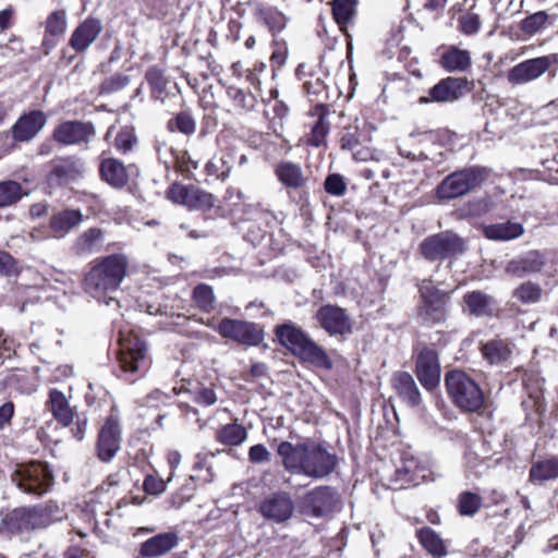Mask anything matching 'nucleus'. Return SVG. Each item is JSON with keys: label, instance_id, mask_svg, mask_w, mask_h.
<instances>
[{"label": "nucleus", "instance_id": "f257e3e1", "mask_svg": "<svg viewBox=\"0 0 558 558\" xmlns=\"http://www.w3.org/2000/svg\"><path fill=\"white\" fill-rule=\"evenodd\" d=\"M277 453L282 460L286 471L292 474H304L312 478L329 476L338 466V457L317 441L306 440L292 444L281 441Z\"/></svg>", "mask_w": 558, "mask_h": 558}, {"label": "nucleus", "instance_id": "f03ea898", "mask_svg": "<svg viewBox=\"0 0 558 558\" xmlns=\"http://www.w3.org/2000/svg\"><path fill=\"white\" fill-rule=\"evenodd\" d=\"M129 264V258L123 253L94 258L86 266L82 289L94 299L104 300L120 288L128 274Z\"/></svg>", "mask_w": 558, "mask_h": 558}, {"label": "nucleus", "instance_id": "7ed1b4c3", "mask_svg": "<svg viewBox=\"0 0 558 558\" xmlns=\"http://www.w3.org/2000/svg\"><path fill=\"white\" fill-rule=\"evenodd\" d=\"M120 377L135 383L146 376L153 364L149 345L140 332L120 330L116 350Z\"/></svg>", "mask_w": 558, "mask_h": 558}, {"label": "nucleus", "instance_id": "20e7f679", "mask_svg": "<svg viewBox=\"0 0 558 558\" xmlns=\"http://www.w3.org/2000/svg\"><path fill=\"white\" fill-rule=\"evenodd\" d=\"M451 340V333L446 330H436L430 343L416 341L412 345V371L421 386L427 392H435L441 383L440 352Z\"/></svg>", "mask_w": 558, "mask_h": 558}, {"label": "nucleus", "instance_id": "39448f33", "mask_svg": "<svg viewBox=\"0 0 558 558\" xmlns=\"http://www.w3.org/2000/svg\"><path fill=\"white\" fill-rule=\"evenodd\" d=\"M63 517L64 510L52 499L34 506L16 507L2 517L0 533L21 535L43 530L61 521Z\"/></svg>", "mask_w": 558, "mask_h": 558}, {"label": "nucleus", "instance_id": "423d86ee", "mask_svg": "<svg viewBox=\"0 0 558 558\" xmlns=\"http://www.w3.org/2000/svg\"><path fill=\"white\" fill-rule=\"evenodd\" d=\"M278 343L286 348L302 364L330 371L333 363L325 349L317 344L300 326L289 322L275 326Z\"/></svg>", "mask_w": 558, "mask_h": 558}, {"label": "nucleus", "instance_id": "0eeeda50", "mask_svg": "<svg viewBox=\"0 0 558 558\" xmlns=\"http://www.w3.org/2000/svg\"><path fill=\"white\" fill-rule=\"evenodd\" d=\"M444 385L448 398L462 413H480L486 396L475 378L465 371L452 368L445 373Z\"/></svg>", "mask_w": 558, "mask_h": 558}, {"label": "nucleus", "instance_id": "6e6552de", "mask_svg": "<svg viewBox=\"0 0 558 558\" xmlns=\"http://www.w3.org/2000/svg\"><path fill=\"white\" fill-rule=\"evenodd\" d=\"M415 318L421 327L432 328L448 320L452 291L439 289L433 280L424 279L418 286Z\"/></svg>", "mask_w": 558, "mask_h": 558}, {"label": "nucleus", "instance_id": "1a4fd4ad", "mask_svg": "<svg viewBox=\"0 0 558 558\" xmlns=\"http://www.w3.org/2000/svg\"><path fill=\"white\" fill-rule=\"evenodd\" d=\"M492 175V169L473 165L447 174L435 187V197L440 203L461 198L480 190Z\"/></svg>", "mask_w": 558, "mask_h": 558}, {"label": "nucleus", "instance_id": "9d476101", "mask_svg": "<svg viewBox=\"0 0 558 558\" xmlns=\"http://www.w3.org/2000/svg\"><path fill=\"white\" fill-rule=\"evenodd\" d=\"M274 174L286 189L289 201L295 204L302 214L310 211V178L304 173L302 166L292 160H280L274 166Z\"/></svg>", "mask_w": 558, "mask_h": 558}, {"label": "nucleus", "instance_id": "9b49d317", "mask_svg": "<svg viewBox=\"0 0 558 558\" xmlns=\"http://www.w3.org/2000/svg\"><path fill=\"white\" fill-rule=\"evenodd\" d=\"M12 483L23 493L41 497L54 485V475L47 462L32 460L21 463L11 475Z\"/></svg>", "mask_w": 558, "mask_h": 558}, {"label": "nucleus", "instance_id": "f8f14e48", "mask_svg": "<svg viewBox=\"0 0 558 558\" xmlns=\"http://www.w3.org/2000/svg\"><path fill=\"white\" fill-rule=\"evenodd\" d=\"M468 250L466 241L452 230L430 234L423 239L417 253L427 262H444L464 254Z\"/></svg>", "mask_w": 558, "mask_h": 558}, {"label": "nucleus", "instance_id": "ddd939ff", "mask_svg": "<svg viewBox=\"0 0 558 558\" xmlns=\"http://www.w3.org/2000/svg\"><path fill=\"white\" fill-rule=\"evenodd\" d=\"M166 197L173 204L204 214L219 208L218 199L214 194L193 184L173 182L168 186Z\"/></svg>", "mask_w": 558, "mask_h": 558}, {"label": "nucleus", "instance_id": "4468645a", "mask_svg": "<svg viewBox=\"0 0 558 558\" xmlns=\"http://www.w3.org/2000/svg\"><path fill=\"white\" fill-rule=\"evenodd\" d=\"M215 330L221 338L246 348L258 347L265 339L264 326L245 319L223 317Z\"/></svg>", "mask_w": 558, "mask_h": 558}, {"label": "nucleus", "instance_id": "2eb2a0df", "mask_svg": "<svg viewBox=\"0 0 558 558\" xmlns=\"http://www.w3.org/2000/svg\"><path fill=\"white\" fill-rule=\"evenodd\" d=\"M121 414L106 415L99 423L95 454L104 463H109L121 449L122 444Z\"/></svg>", "mask_w": 558, "mask_h": 558}, {"label": "nucleus", "instance_id": "dca6fc26", "mask_svg": "<svg viewBox=\"0 0 558 558\" xmlns=\"http://www.w3.org/2000/svg\"><path fill=\"white\" fill-rule=\"evenodd\" d=\"M144 81L148 87L150 101L166 106L169 102L181 100L184 105L178 84L159 65L148 66L144 74Z\"/></svg>", "mask_w": 558, "mask_h": 558}, {"label": "nucleus", "instance_id": "f3484780", "mask_svg": "<svg viewBox=\"0 0 558 558\" xmlns=\"http://www.w3.org/2000/svg\"><path fill=\"white\" fill-rule=\"evenodd\" d=\"M473 86V82L466 77L447 76L439 80L438 83L430 87L427 92V96H421L418 98V104L454 102L471 93Z\"/></svg>", "mask_w": 558, "mask_h": 558}, {"label": "nucleus", "instance_id": "a211bd4d", "mask_svg": "<svg viewBox=\"0 0 558 558\" xmlns=\"http://www.w3.org/2000/svg\"><path fill=\"white\" fill-rule=\"evenodd\" d=\"M522 385L527 392V399L521 402L525 420L531 421L533 420L532 415H535L536 423L541 425L547 411L545 378L533 372L526 373L522 378Z\"/></svg>", "mask_w": 558, "mask_h": 558}, {"label": "nucleus", "instance_id": "6ab92c4d", "mask_svg": "<svg viewBox=\"0 0 558 558\" xmlns=\"http://www.w3.org/2000/svg\"><path fill=\"white\" fill-rule=\"evenodd\" d=\"M340 504L336 488L320 485L307 492L302 499V510L312 518H323L332 513Z\"/></svg>", "mask_w": 558, "mask_h": 558}, {"label": "nucleus", "instance_id": "aec40b11", "mask_svg": "<svg viewBox=\"0 0 558 558\" xmlns=\"http://www.w3.org/2000/svg\"><path fill=\"white\" fill-rule=\"evenodd\" d=\"M96 135V129L90 121L66 120L52 131V138L60 145H87Z\"/></svg>", "mask_w": 558, "mask_h": 558}, {"label": "nucleus", "instance_id": "412c9836", "mask_svg": "<svg viewBox=\"0 0 558 558\" xmlns=\"http://www.w3.org/2000/svg\"><path fill=\"white\" fill-rule=\"evenodd\" d=\"M257 510L265 520L281 524L293 517L295 505L289 493L279 490L263 498Z\"/></svg>", "mask_w": 558, "mask_h": 558}, {"label": "nucleus", "instance_id": "4be33fe9", "mask_svg": "<svg viewBox=\"0 0 558 558\" xmlns=\"http://www.w3.org/2000/svg\"><path fill=\"white\" fill-rule=\"evenodd\" d=\"M460 306L462 313L472 318H494L500 312L497 299L480 289L466 291Z\"/></svg>", "mask_w": 558, "mask_h": 558}, {"label": "nucleus", "instance_id": "5701e85b", "mask_svg": "<svg viewBox=\"0 0 558 558\" xmlns=\"http://www.w3.org/2000/svg\"><path fill=\"white\" fill-rule=\"evenodd\" d=\"M426 468L415 458H404L388 478L387 487L402 490L418 486L426 477Z\"/></svg>", "mask_w": 558, "mask_h": 558}, {"label": "nucleus", "instance_id": "b1692460", "mask_svg": "<svg viewBox=\"0 0 558 558\" xmlns=\"http://www.w3.org/2000/svg\"><path fill=\"white\" fill-rule=\"evenodd\" d=\"M330 107L326 104H314L307 111V117L313 118L310 124V131L304 135V143L308 147L319 148L326 146L327 137L331 130L328 120Z\"/></svg>", "mask_w": 558, "mask_h": 558}, {"label": "nucleus", "instance_id": "393cba45", "mask_svg": "<svg viewBox=\"0 0 558 558\" xmlns=\"http://www.w3.org/2000/svg\"><path fill=\"white\" fill-rule=\"evenodd\" d=\"M84 165L76 156H60L49 162L47 180L58 186L68 185L83 175Z\"/></svg>", "mask_w": 558, "mask_h": 558}, {"label": "nucleus", "instance_id": "a878e982", "mask_svg": "<svg viewBox=\"0 0 558 558\" xmlns=\"http://www.w3.org/2000/svg\"><path fill=\"white\" fill-rule=\"evenodd\" d=\"M319 326L330 336L352 332V322L347 311L338 305H322L315 315Z\"/></svg>", "mask_w": 558, "mask_h": 558}, {"label": "nucleus", "instance_id": "bb28decb", "mask_svg": "<svg viewBox=\"0 0 558 558\" xmlns=\"http://www.w3.org/2000/svg\"><path fill=\"white\" fill-rule=\"evenodd\" d=\"M104 29L100 19L87 16L73 29L68 46L76 54H83L97 40Z\"/></svg>", "mask_w": 558, "mask_h": 558}, {"label": "nucleus", "instance_id": "cd10ccee", "mask_svg": "<svg viewBox=\"0 0 558 558\" xmlns=\"http://www.w3.org/2000/svg\"><path fill=\"white\" fill-rule=\"evenodd\" d=\"M47 123V114L34 109L22 113L11 126V135L14 142L25 143L34 140Z\"/></svg>", "mask_w": 558, "mask_h": 558}, {"label": "nucleus", "instance_id": "c85d7f7f", "mask_svg": "<svg viewBox=\"0 0 558 558\" xmlns=\"http://www.w3.org/2000/svg\"><path fill=\"white\" fill-rule=\"evenodd\" d=\"M556 61L555 54L529 59L514 65L508 73L512 84H524L543 75Z\"/></svg>", "mask_w": 558, "mask_h": 558}, {"label": "nucleus", "instance_id": "c756f323", "mask_svg": "<svg viewBox=\"0 0 558 558\" xmlns=\"http://www.w3.org/2000/svg\"><path fill=\"white\" fill-rule=\"evenodd\" d=\"M295 77L302 83V90L311 102L324 104L327 97V85L313 66L302 62L295 69Z\"/></svg>", "mask_w": 558, "mask_h": 558}, {"label": "nucleus", "instance_id": "7c9ffc66", "mask_svg": "<svg viewBox=\"0 0 558 558\" xmlns=\"http://www.w3.org/2000/svg\"><path fill=\"white\" fill-rule=\"evenodd\" d=\"M41 49L46 56L57 47L68 29V15L64 9L50 12L43 23Z\"/></svg>", "mask_w": 558, "mask_h": 558}, {"label": "nucleus", "instance_id": "2f4dec72", "mask_svg": "<svg viewBox=\"0 0 558 558\" xmlns=\"http://www.w3.org/2000/svg\"><path fill=\"white\" fill-rule=\"evenodd\" d=\"M251 13L255 21L265 26L270 34H280L287 27L286 14L263 0L251 3Z\"/></svg>", "mask_w": 558, "mask_h": 558}, {"label": "nucleus", "instance_id": "473e14b6", "mask_svg": "<svg viewBox=\"0 0 558 558\" xmlns=\"http://www.w3.org/2000/svg\"><path fill=\"white\" fill-rule=\"evenodd\" d=\"M83 220L84 215L80 208L66 207L52 213L48 227L52 238L63 239L77 229Z\"/></svg>", "mask_w": 558, "mask_h": 558}, {"label": "nucleus", "instance_id": "72a5a7b5", "mask_svg": "<svg viewBox=\"0 0 558 558\" xmlns=\"http://www.w3.org/2000/svg\"><path fill=\"white\" fill-rule=\"evenodd\" d=\"M391 387L397 397L410 408H418L422 402V393L412 374L398 371L391 376Z\"/></svg>", "mask_w": 558, "mask_h": 558}, {"label": "nucleus", "instance_id": "f704fd0d", "mask_svg": "<svg viewBox=\"0 0 558 558\" xmlns=\"http://www.w3.org/2000/svg\"><path fill=\"white\" fill-rule=\"evenodd\" d=\"M98 172L101 181L116 190H122L129 184L128 169L118 158H102L99 162Z\"/></svg>", "mask_w": 558, "mask_h": 558}, {"label": "nucleus", "instance_id": "c9c22d12", "mask_svg": "<svg viewBox=\"0 0 558 558\" xmlns=\"http://www.w3.org/2000/svg\"><path fill=\"white\" fill-rule=\"evenodd\" d=\"M544 266V255L537 251H530L523 256L509 260L506 265L505 271L507 275L512 277L523 278L542 271Z\"/></svg>", "mask_w": 558, "mask_h": 558}, {"label": "nucleus", "instance_id": "e433bc0d", "mask_svg": "<svg viewBox=\"0 0 558 558\" xmlns=\"http://www.w3.org/2000/svg\"><path fill=\"white\" fill-rule=\"evenodd\" d=\"M179 544V535L175 532H165L149 537L140 546L141 558H158L168 554Z\"/></svg>", "mask_w": 558, "mask_h": 558}, {"label": "nucleus", "instance_id": "4c0bfd02", "mask_svg": "<svg viewBox=\"0 0 558 558\" xmlns=\"http://www.w3.org/2000/svg\"><path fill=\"white\" fill-rule=\"evenodd\" d=\"M339 145L342 150L352 153V157L356 161H367L372 159V150L362 145L363 133L356 125L344 126L340 132Z\"/></svg>", "mask_w": 558, "mask_h": 558}, {"label": "nucleus", "instance_id": "58836bf2", "mask_svg": "<svg viewBox=\"0 0 558 558\" xmlns=\"http://www.w3.org/2000/svg\"><path fill=\"white\" fill-rule=\"evenodd\" d=\"M105 231L99 227H90L80 233L71 245V252L77 257H84L101 250Z\"/></svg>", "mask_w": 558, "mask_h": 558}, {"label": "nucleus", "instance_id": "ea45409f", "mask_svg": "<svg viewBox=\"0 0 558 558\" xmlns=\"http://www.w3.org/2000/svg\"><path fill=\"white\" fill-rule=\"evenodd\" d=\"M558 480V453L541 457L531 463L529 482L535 486Z\"/></svg>", "mask_w": 558, "mask_h": 558}, {"label": "nucleus", "instance_id": "a19ab883", "mask_svg": "<svg viewBox=\"0 0 558 558\" xmlns=\"http://www.w3.org/2000/svg\"><path fill=\"white\" fill-rule=\"evenodd\" d=\"M359 0H331V16L339 31L344 35L348 41L351 40L349 26L354 24L357 15Z\"/></svg>", "mask_w": 558, "mask_h": 558}, {"label": "nucleus", "instance_id": "79ce46f5", "mask_svg": "<svg viewBox=\"0 0 558 558\" xmlns=\"http://www.w3.org/2000/svg\"><path fill=\"white\" fill-rule=\"evenodd\" d=\"M45 405L52 417L62 427H68L73 423L75 416L74 410L71 408L65 395L59 389L51 388L49 390Z\"/></svg>", "mask_w": 558, "mask_h": 558}, {"label": "nucleus", "instance_id": "37998d69", "mask_svg": "<svg viewBox=\"0 0 558 558\" xmlns=\"http://www.w3.org/2000/svg\"><path fill=\"white\" fill-rule=\"evenodd\" d=\"M85 402L90 413L121 414L114 398L102 387L89 385Z\"/></svg>", "mask_w": 558, "mask_h": 558}, {"label": "nucleus", "instance_id": "c03bdc74", "mask_svg": "<svg viewBox=\"0 0 558 558\" xmlns=\"http://www.w3.org/2000/svg\"><path fill=\"white\" fill-rule=\"evenodd\" d=\"M438 64L447 72H466L472 66L471 53L457 46H448L439 54Z\"/></svg>", "mask_w": 558, "mask_h": 558}, {"label": "nucleus", "instance_id": "a18cd8bd", "mask_svg": "<svg viewBox=\"0 0 558 558\" xmlns=\"http://www.w3.org/2000/svg\"><path fill=\"white\" fill-rule=\"evenodd\" d=\"M166 130L171 134L193 136L197 130V120L193 109L184 106L178 112L172 113L166 122Z\"/></svg>", "mask_w": 558, "mask_h": 558}, {"label": "nucleus", "instance_id": "49530a36", "mask_svg": "<svg viewBox=\"0 0 558 558\" xmlns=\"http://www.w3.org/2000/svg\"><path fill=\"white\" fill-rule=\"evenodd\" d=\"M483 359L489 364L499 365L512 356L513 343L509 339L493 338L480 347Z\"/></svg>", "mask_w": 558, "mask_h": 558}, {"label": "nucleus", "instance_id": "de8ad7c7", "mask_svg": "<svg viewBox=\"0 0 558 558\" xmlns=\"http://www.w3.org/2000/svg\"><path fill=\"white\" fill-rule=\"evenodd\" d=\"M415 537L421 547L433 558H444L448 555L447 542L441 538L440 534L437 533L429 526H422L416 529Z\"/></svg>", "mask_w": 558, "mask_h": 558}, {"label": "nucleus", "instance_id": "09e8293b", "mask_svg": "<svg viewBox=\"0 0 558 558\" xmlns=\"http://www.w3.org/2000/svg\"><path fill=\"white\" fill-rule=\"evenodd\" d=\"M524 233V227L520 222L507 220L484 225L482 234L485 239L496 242H507L520 238Z\"/></svg>", "mask_w": 558, "mask_h": 558}, {"label": "nucleus", "instance_id": "8fccbe9b", "mask_svg": "<svg viewBox=\"0 0 558 558\" xmlns=\"http://www.w3.org/2000/svg\"><path fill=\"white\" fill-rule=\"evenodd\" d=\"M235 157L236 149L234 147L226 148L219 159L211 158L206 162L204 167L205 174L216 180L226 181L230 177L232 161Z\"/></svg>", "mask_w": 558, "mask_h": 558}, {"label": "nucleus", "instance_id": "3c124183", "mask_svg": "<svg viewBox=\"0 0 558 558\" xmlns=\"http://www.w3.org/2000/svg\"><path fill=\"white\" fill-rule=\"evenodd\" d=\"M226 94L231 100L234 109L240 113L253 111L258 104L257 97L253 92L234 85L227 86Z\"/></svg>", "mask_w": 558, "mask_h": 558}, {"label": "nucleus", "instance_id": "603ef678", "mask_svg": "<svg viewBox=\"0 0 558 558\" xmlns=\"http://www.w3.org/2000/svg\"><path fill=\"white\" fill-rule=\"evenodd\" d=\"M246 438V428L236 422L222 425L215 432L216 441L229 447L240 446Z\"/></svg>", "mask_w": 558, "mask_h": 558}, {"label": "nucleus", "instance_id": "864d4df0", "mask_svg": "<svg viewBox=\"0 0 558 558\" xmlns=\"http://www.w3.org/2000/svg\"><path fill=\"white\" fill-rule=\"evenodd\" d=\"M263 154L267 160L284 156L290 153L291 145L289 141L280 135H271L269 133L259 134Z\"/></svg>", "mask_w": 558, "mask_h": 558}, {"label": "nucleus", "instance_id": "5fc2aeb1", "mask_svg": "<svg viewBox=\"0 0 558 558\" xmlns=\"http://www.w3.org/2000/svg\"><path fill=\"white\" fill-rule=\"evenodd\" d=\"M27 192L15 180L0 181V209L15 206Z\"/></svg>", "mask_w": 558, "mask_h": 558}, {"label": "nucleus", "instance_id": "6e6d98bb", "mask_svg": "<svg viewBox=\"0 0 558 558\" xmlns=\"http://www.w3.org/2000/svg\"><path fill=\"white\" fill-rule=\"evenodd\" d=\"M493 207V202L488 197L473 198L465 202L457 209L461 219L481 218L487 215Z\"/></svg>", "mask_w": 558, "mask_h": 558}, {"label": "nucleus", "instance_id": "4d7b16f0", "mask_svg": "<svg viewBox=\"0 0 558 558\" xmlns=\"http://www.w3.org/2000/svg\"><path fill=\"white\" fill-rule=\"evenodd\" d=\"M483 506V498L480 494L463 490L456 501V510L461 517H474Z\"/></svg>", "mask_w": 558, "mask_h": 558}, {"label": "nucleus", "instance_id": "13d9d810", "mask_svg": "<svg viewBox=\"0 0 558 558\" xmlns=\"http://www.w3.org/2000/svg\"><path fill=\"white\" fill-rule=\"evenodd\" d=\"M181 389H184L190 395L194 403L203 408L211 407L217 402L214 385L205 386L197 381L190 388H185V386L182 385Z\"/></svg>", "mask_w": 558, "mask_h": 558}, {"label": "nucleus", "instance_id": "bf43d9fd", "mask_svg": "<svg viewBox=\"0 0 558 558\" xmlns=\"http://www.w3.org/2000/svg\"><path fill=\"white\" fill-rule=\"evenodd\" d=\"M274 76L275 73L269 70L266 63L256 61L252 68H248L244 71L243 78L254 87L255 92L260 93L262 85Z\"/></svg>", "mask_w": 558, "mask_h": 558}, {"label": "nucleus", "instance_id": "052dcab7", "mask_svg": "<svg viewBox=\"0 0 558 558\" xmlns=\"http://www.w3.org/2000/svg\"><path fill=\"white\" fill-rule=\"evenodd\" d=\"M192 300L201 311L210 313L215 310L216 298L213 288L207 283H198L192 291Z\"/></svg>", "mask_w": 558, "mask_h": 558}, {"label": "nucleus", "instance_id": "680f3d73", "mask_svg": "<svg viewBox=\"0 0 558 558\" xmlns=\"http://www.w3.org/2000/svg\"><path fill=\"white\" fill-rule=\"evenodd\" d=\"M138 138L135 132V129L130 125L122 126L113 141V147L118 153L122 155H126L137 146Z\"/></svg>", "mask_w": 558, "mask_h": 558}, {"label": "nucleus", "instance_id": "e2e57ef3", "mask_svg": "<svg viewBox=\"0 0 558 558\" xmlns=\"http://www.w3.org/2000/svg\"><path fill=\"white\" fill-rule=\"evenodd\" d=\"M555 19L550 21V16L545 11H538L527 15L520 22V29L529 36H533L542 29L546 28L547 24H553Z\"/></svg>", "mask_w": 558, "mask_h": 558}, {"label": "nucleus", "instance_id": "0e129e2a", "mask_svg": "<svg viewBox=\"0 0 558 558\" xmlns=\"http://www.w3.org/2000/svg\"><path fill=\"white\" fill-rule=\"evenodd\" d=\"M173 157V168L184 178L190 179L195 170L198 169V161L194 160L187 150H178L171 148Z\"/></svg>", "mask_w": 558, "mask_h": 558}, {"label": "nucleus", "instance_id": "69168bd1", "mask_svg": "<svg viewBox=\"0 0 558 558\" xmlns=\"http://www.w3.org/2000/svg\"><path fill=\"white\" fill-rule=\"evenodd\" d=\"M543 290L538 283L525 281L519 284L513 296L523 304L536 303L542 298Z\"/></svg>", "mask_w": 558, "mask_h": 558}, {"label": "nucleus", "instance_id": "338daca9", "mask_svg": "<svg viewBox=\"0 0 558 558\" xmlns=\"http://www.w3.org/2000/svg\"><path fill=\"white\" fill-rule=\"evenodd\" d=\"M457 29L465 36L477 34L482 27V20L477 13L464 12L458 17Z\"/></svg>", "mask_w": 558, "mask_h": 558}, {"label": "nucleus", "instance_id": "774afa93", "mask_svg": "<svg viewBox=\"0 0 558 558\" xmlns=\"http://www.w3.org/2000/svg\"><path fill=\"white\" fill-rule=\"evenodd\" d=\"M130 76L120 72H117L106 77L99 85L100 95H110L122 90L130 84Z\"/></svg>", "mask_w": 558, "mask_h": 558}]
</instances>
